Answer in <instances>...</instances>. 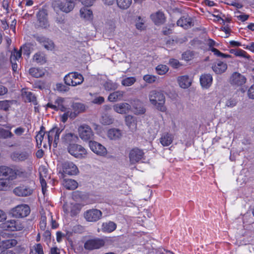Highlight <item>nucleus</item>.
<instances>
[{"label": "nucleus", "mask_w": 254, "mask_h": 254, "mask_svg": "<svg viewBox=\"0 0 254 254\" xmlns=\"http://www.w3.org/2000/svg\"><path fill=\"white\" fill-rule=\"evenodd\" d=\"M148 98L150 103L156 109L161 112L166 111L165 97L163 93L156 90H152L149 93Z\"/></svg>", "instance_id": "obj_1"}, {"label": "nucleus", "mask_w": 254, "mask_h": 254, "mask_svg": "<svg viewBox=\"0 0 254 254\" xmlns=\"http://www.w3.org/2000/svg\"><path fill=\"white\" fill-rule=\"evenodd\" d=\"M26 55L29 57L31 52L30 50V46L28 45H24L21 47L19 51L14 49L11 54L10 61L11 64L12 70L13 71H16L18 68V63L21 58V54Z\"/></svg>", "instance_id": "obj_2"}, {"label": "nucleus", "mask_w": 254, "mask_h": 254, "mask_svg": "<svg viewBox=\"0 0 254 254\" xmlns=\"http://www.w3.org/2000/svg\"><path fill=\"white\" fill-rule=\"evenodd\" d=\"M25 174V172L21 168L12 169L4 166H0V177H7L8 180L24 177Z\"/></svg>", "instance_id": "obj_3"}, {"label": "nucleus", "mask_w": 254, "mask_h": 254, "mask_svg": "<svg viewBox=\"0 0 254 254\" xmlns=\"http://www.w3.org/2000/svg\"><path fill=\"white\" fill-rule=\"evenodd\" d=\"M60 177L64 178L66 175L72 176L77 175L79 170L75 164L72 162L66 161L59 166L58 167Z\"/></svg>", "instance_id": "obj_4"}, {"label": "nucleus", "mask_w": 254, "mask_h": 254, "mask_svg": "<svg viewBox=\"0 0 254 254\" xmlns=\"http://www.w3.org/2000/svg\"><path fill=\"white\" fill-rule=\"evenodd\" d=\"M69 103L70 102L68 99L58 97L54 103L49 102L46 105V108H50L56 111L60 110L62 112H65L68 109Z\"/></svg>", "instance_id": "obj_5"}, {"label": "nucleus", "mask_w": 254, "mask_h": 254, "mask_svg": "<svg viewBox=\"0 0 254 254\" xmlns=\"http://www.w3.org/2000/svg\"><path fill=\"white\" fill-rule=\"evenodd\" d=\"M31 145H27V148L22 151H14L10 154L11 159L15 162H22L28 160L31 156Z\"/></svg>", "instance_id": "obj_6"}, {"label": "nucleus", "mask_w": 254, "mask_h": 254, "mask_svg": "<svg viewBox=\"0 0 254 254\" xmlns=\"http://www.w3.org/2000/svg\"><path fill=\"white\" fill-rule=\"evenodd\" d=\"M67 149L68 153L75 158L83 159L87 156V150L83 146L76 143L67 146Z\"/></svg>", "instance_id": "obj_7"}, {"label": "nucleus", "mask_w": 254, "mask_h": 254, "mask_svg": "<svg viewBox=\"0 0 254 254\" xmlns=\"http://www.w3.org/2000/svg\"><path fill=\"white\" fill-rule=\"evenodd\" d=\"M65 83L69 86H75L81 84L84 78L82 75L77 72H73L66 74L64 78Z\"/></svg>", "instance_id": "obj_8"}, {"label": "nucleus", "mask_w": 254, "mask_h": 254, "mask_svg": "<svg viewBox=\"0 0 254 254\" xmlns=\"http://www.w3.org/2000/svg\"><path fill=\"white\" fill-rule=\"evenodd\" d=\"M63 129V127H55L47 133V142L50 148H51L53 141H54V147H57L58 142L60 138V135Z\"/></svg>", "instance_id": "obj_9"}, {"label": "nucleus", "mask_w": 254, "mask_h": 254, "mask_svg": "<svg viewBox=\"0 0 254 254\" xmlns=\"http://www.w3.org/2000/svg\"><path fill=\"white\" fill-rule=\"evenodd\" d=\"M0 227L7 231H21L24 228V224L19 220H10L2 223L0 225Z\"/></svg>", "instance_id": "obj_10"}, {"label": "nucleus", "mask_w": 254, "mask_h": 254, "mask_svg": "<svg viewBox=\"0 0 254 254\" xmlns=\"http://www.w3.org/2000/svg\"><path fill=\"white\" fill-rule=\"evenodd\" d=\"M30 212L29 206L25 204L18 205L13 208L11 213L13 217L16 218H24L27 216Z\"/></svg>", "instance_id": "obj_11"}, {"label": "nucleus", "mask_w": 254, "mask_h": 254, "mask_svg": "<svg viewBox=\"0 0 254 254\" xmlns=\"http://www.w3.org/2000/svg\"><path fill=\"white\" fill-rule=\"evenodd\" d=\"M78 133L80 138L83 141H87L91 139L93 132L91 127L86 124L81 125L78 128Z\"/></svg>", "instance_id": "obj_12"}, {"label": "nucleus", "mask_w": 254, "mask_h": 254, "mask_svg": "<svg viewBox=\"0 0 254 254\" xmlns=\"http://www.w3.org/2000/svg\"><path fill=\"white\" fill-rule=\"evenodd\" d=\"M82 205L78 203H65L64 205L63 209L65 213L71 216L77 215L81 211Z\"/></svg>", "instance_id": "obj_13"}, {"label": "nucleus", "mask_w": 254, "mask_h": 254, "mask_svg": "<svg viewBox=\"0 0 254 254\" xmlns=\"http://www.w3.org/2000/svg\"><path fill=\"white\" fill-rule=\"evenodd\" d=\"M89 146L90 149L96 154L100 156H105L107 154L106 148L95 141H90Z\"/></svg>", "instance_id": "obj_14"}, {"label": "nucleus", "mask_w": 254, "mask_h": 254, "mask_svg": "<svg viewBox=\"0 0 254 254\" xmlns=\"http://www.w3.org/2000/svg\"><path fill=\"white\" fill-rule=\"evenodd\" d=\"M102 214L100 210L92 209L85 211L84 213V217L88 222H95L101 218Z\"/></svg>", "instance_id": "obj_15"}, {"label": "nucleus", "mask_w": 254, "mask_h": 254, "mask_svg": "<svg viewBox=\"0 0 254 254\" xmlns=\"http://www.w3.org/2000/svg\"><path fill=\"white\" fill-rule=\"evenodd\" d=\"M144 152L137 148H133L129 153V161L131 164H135L140 161L143 157Z\"/></svg>", "instance_id": "obj_16"}, {"label": "nucleus", "mask_w": 254, "mask_h": 254, "mask_svg": "<svg viewBox=\"0 0 254 254\" xmlns=\"http://www.w3.org/2000/svg\"><path fill=\"white\" fill-rule=\"evenodd\" d=\"M13 192L18 196H27L32 194L33 189L26 185H21L14 189Z\"/></svg>", "instance_id": "obj_17"}, {"label": "nucleus", "mask_w": 254, "mask_h": 254, "mask_svg": "<svg viewBox=\"0 0 254 254\" xmlns=\"http://www.w3.org/2000/svg\"><path fill=\"white\" fill-rule=\"evenodd\" d=\"M114 111L120 114H127L131 109V106L128 103L122 102L117 103L113 106Z\"/></svg>", "instance_id": "obj_18"}, {"label": "nucleus", "mask_w": 254, "mask_h": 254, "mask_svg": "<svg viewBox=\"0 0 254 254\" xmlns=\"http://www.w3.org/2000/svg\"><path fill=\"white\" fill-rule=\"evenodd\" d=\"M37 26L42 28H47L49 26L47 18V14L44 10H40L37 15Z\"/></svg>", "instance_id": "obj_19"}, {"label": "nucleus", "mask_w": 254, "mask_h": 254, "mask_svg": "<svg viewBox=\"0 0 254 254\" xmlns=\"http://www.w3.org/2000/svg\"><path fill=\"white\" fill-rule=\"evenodd\" d=\"M123 133L121 129L113 127L109 128L107 131V136L110 140H118L122 137Z\"/></svg>", "instance_id": "obj_20"}, {"label": "nucleus", "mask_w": 254, "mask_h": 254, "mask_svg": "<svg viewBox=\"0 0 254 254\" xmlns=\"http://www.w3.org/2000/svg\"><path fill=\"white\" fill-rule=\"evenodd\" d=\"M104 243L100 239H91L86 242L84 244V248L87 250H93L99 249L103 246Z\"/></svg>", "instance_id": "obj_21"}, {"label": "nucleus", "mask_w": 254, "mask_h": 254, "mask_svg": "<svg viewBox=\"0 0 254 254\" xmlns=\"http://www.w3.org/2000/svg\"><path fill=\"white\" fill-rule=\"evenodd\" d=\"M36 140L39 148H41L42 145L45 148L49 146L47 142V135L45 136V131L42 127L36 136Z\"/></svg>", "instance_id": "obj_22"}, {"label": "nucleus", "mask_w": 254, "mask_h": 254, "mask_svg": "<svg viewBox=\"0 0 254 254\" xmlns=\"http://www.w3.org/2000/svg\"><path fill=\"white\" fill-rule=\"evenodd\" d=\"M230 81L231 84L233 85L241 86L245 83L246 78L241 74L238 72H234L231 75Z\"/></svg>", "instance_id": "obj_23"}, {"label": "nucleus", "mask_w": 254, "mask_h": 254, "mask_svg": "<svg viewBox=\"0 0 254 254\" xmlns=\"http://www.w3.org/2000/svg\"><path fill=\"white\" fill-rule=\"evenodd\" d=\"M39 172L40 175V181L42 189V191L43 194H45L47 187V184L45 178H46L47 177L48 170L45 166H41L39 167Z\"/></svg>", "instance_id": "obj_24"}, {"label": "nucleus", "mask_w": 254, "mask_h": 254, "mask_svg": "<svg viewBox=\"0 0 254 254\" xmlns=\"http://www.w3.org/2000/svg\"><path fill=\"white\" fill-rule=\"evenodd\" d=\"M132 106V112L135 115H142L144 114L146 111V109L143 107L142 102L138 99L133 101Z\"/></svg>", "instance_id": "obj_25"}, {"label": "nucleus", "mask_w": 254, "mask_h": 254, "mask_svg": "<svg viewBox=\"0 0 254 254\" xmlns=\"http://www.w3.org/2000/svg\"><path fill=\"white\" fill-rule=\"evenodd\" d=\"M36 40L41 43L45 49L52 51L55 48V45L53 42L48 38L43 36H37Z\"/></svg>", "instance_id": "obj_26"}, {"label": "nucleus", "mask_w": 254, "mask_h": 254, "mask_svg": "<svg viewBox=\"0 0 254 254\" xmlns=\"http://www.w3.org/2000/svg\"><path fill=\"white\" fill-rule=\"evenodd\" d=\"M177 81L181 88L187 89L191 85L192 79L188 75H182L178 77Z\"/></svg>", "instance_id": "obj_27"}, {"label": "nucleus", "mask_w": 254, "mask_h": 254, "mask_svg": "<svg viewBox=\"0 0 254 254\" xmlns=\"http://www.w3.org/2000/svg\"><path fill=\"white\" fill-rule=\"evenodd\" d=\"M63 141L67 145L75 144L78 140L77 136L73 133H65L62 137Z\"/></svg>", "instance_id": "obj_28"}, {"label": "nucleus", "mask_w": 254, "mask_h": 254, "mask_svg": "<svg viewBox=\"0 0 254 254\" xmlns=\"http://www.w3.org/2000/svg\"><path fill=\"white\" fill-rule=\"evenodd\" d=\"M199 80L201 86L207 89L211 85L213 77L210 74H204L200 76Z\"/></svg>", "instance_id": "obj_29"}, {"label": "nucleus", "mask_w": 254, "mask_h": 254, "mask_svg": "<svg viewBox=\"0 0 254 254\" xmlns=\"http://www.w3.org/2000/svg\"><path fill=\"white\" fill-rule=\"evenodd\" d=\"M212 68L215 73L221 74L226 70L227 65L224 62L218 61L212 65Z\"/></svg>", "instance_id": "obj_30"}, {"label": "nucleus", "mask_w": 254, "mask_h": 254, "mask_svg": "<svg viewBox=\"0 0 254 254\" xmlns=\"http://www.w3.org/2000/svg\"><path fill=\"white\" fill-rule=\"evenodd\" d=\"M192 20L188 15L183 16L177 21V25L184 29H188L192 26Z\"/></svg>", "instance_id": "obj_31"}, {"label": "nucleus", "mask_w": 254, "mask_h": 254, "mask_svg": "<svg viewBox=\"0 0 254 254\" xmlns=\"http://www.w3.org/2000/svg\"><path fill=\"white\" fill-rule=\"evenodd\" d=\"M72 109L73 110V113H70L71 118L75 117L77 114L83 112L85 110V106L80 103H73L72 105Z\"/></svg>", "instance_id": "obj_32"}, {"label": "nucleus", "mask_w": 254, "mask_h": 254, "mask_svg": "<svg viewBox=\"0 0 254 254\" xmlns=\"http://www.w3.org/2000/svg\"><path fill=\"white\" fill-rule=\"evenodd\" d=\"M63 180V185L65 187L66 189L68 190H74L76 189L78 187V183L74 180H72L71 179H65L64 177L62 178Z\"/></svg>", "instance_id": "obj_33"}, {"label": "nucleus", "mask_w": 254, "mask_h": 254, "mask_svg": "<svg viewBox=\"0 0 254 254\" xmlns=\"http://www.w3.org/2000/svg\"><path fill=\"white\" fill-rule=\"evenodd\" d=\"M126 125L131 130H134L136 128V118L132 115H127L125 118Z\"/></svg>", "instance_id": "obj_34"}, {"label": "nucleus", "mask_w": 254, "mask_h": 254, "mask_svg": "<svg viewBox=\"0 0 254 254\" xmlns=\"http://www.w3.org/2000/svg\"><path fill=\"white\" fill-rule=\"evenodd\" d=\"M173 140V136L171 134L164 133L160 139L161 144L164 146H167L170 145Z\"/></svg>", "instance_id": "obj_35"}, {"label": "nucleus", "mask_w": 254, "mask_h": 254, "mask_svg": "<svg viewBox=\"0 0 254 254\" xmlns=\"http://www.w3.org/2000/svg\"><path fill=\"white\" fill-rule=\"evenodd\" d=\"M116 227V224L112 221L103 223L102 225V230L106 233H111L114 231Z\"/></svg>", "instance_id": "obj_36"}, {"label": "nucleus", "mask_w": 254, "mask_h": 254, "mask_svg": "<svg viewBox=\"0 0 254 254\" xmlns=\"http://www.w3.org/2000/svg\"><path fill=\"white\" fill-rule=\"evenodd\" d=\"M29 72L32 76L39 78L44 75L45 69L43 68L32 67L29 69Z\"/></svg>", "instance_id": "obj_37"}, {"label": "nucleus", "mask_w": 254, "mask_h": 254, "mask_svg": "<svg viewBox=\"0 0 254 254\" xmlns=\"http://www.w3.org/2000/svg\"><path fill=\"white\" fill-rule=\"evenodd\" d=\"M124 95V92L122 91H117L111 93L108 98L110 102H116L121 100Z\"/></svg>", "instance_id": "obj_38"}, {"label": "nucleus", "mask_w": 254, "mask_h": 254, "mask_svg": "<svg viewBox=\"0 0 254 254\" xmlns=\"http://www.w3.org/2000/svg\"><path fill=\"white\" fill-rule=\"evenodd\" d=\"M151 18L156 24H159L164 21L165 17L163 12L158 11L151 15Z\"/></svg>", "instance_id": "obj_39"}, {"label": "nucleus", "mask_w": 254, "mask_h": 254, "mask_svg": "<svg viewBox=\"0 0 254 254\" xmlns=\"http://www.w3.org/2000/svg\"><path fill=\"white\" fill-rule=\"evenodd\" d=\"M33 60L34 62L41 64H43L46 62L45 55L41 52L36 53L33 56Z\"/></svg>", "instance_id": "obj_40"}, {"label": "nucleus", "mask_w": 254, "mask_h": 254, "mask_svg": "<svg viewBox=\"0 0 254 254\" xmlns=\"http://www.w3.org/2000/svg\"><path fill=\"white\" fill-rule=\"evenodd\" d=\"M22 95L26 102H34L36 101L35 96L30 91H22Z\"/></svg>", "instance_id": "obj_41"}, {"label": "nucleus", "mask_w": 254, "mask_h": 254, "mask_svg": "<svg viewBox=\"0 0 254 254\" xmlns=\"http://www.w3.org/2000/svg\"><path fill=\"white\" fill-rule=\"evenodd\" d=\"M80 13L81 16L87 19H90L92 16V11L87 7H84L80 9Z\"/></svg>", "instance_id": "obj_42"}, {"label": "nucleus", "mask_w": 254, "mask_h": 254, "mask_svg": "<svg viewBox=\"0 0 254 254\" xmlns=\"http://www.w3.org/2000/svg\"><path fill=\"white\" fill-rule=\"evenodd\" d=\"M17 243V241L15 239L6 240L1 242V247L5 249H9L16 246Z\"/></svg>", "instance_id": "obj_43"}, {"label": "nucleus", "mask_w": 254, "mask_h": 254, "mask_svg": "<svg viewBox=\"0 0 254 254\" xmlns=\"http://www.w3.org/2000/svg\"><path fill=\"white\" fill-rule=\"evenodd\" d=\"M100 123L104 125H110L113 123L114 119L107 114L103 115L100 120Z\"/></svg>", "instance_id": "obj_44"}, {"label": "nucleus", "mask_w": 254, "mask_h": 254, "mask_svg": "<svg viewBox=\"0 0 254 254\" xmlns=\"http://www.w3.org/2000/svg\"><path fill=\"white\" fill-rule=\"evenodd\" d=\"M155 70L158 74L162 75L168 71L169 67L165 64H159L155 67Z\"/></svg>", "instance_id": "obj_45"}, {"label": "nucleus", "mask_w": 254, "mask_h": 254, "mask_svg": "<svg viewBox=\"0 0 254 254\" xmlns=\"http://www.w3.org/2000/svg\"><path fill=\"white\" fill-rule=\"evenodd\" d=\"M118 6L122 9H127L132 3V0H117Z\"/></svg>", "instance_id": "obj_46"}, {"label": "nucleus", "mask_w": 254, "mask_h": 254, "mask_svg": "<svg viewBox=\"0 0 254 254\" xmlns=\"http://www.w3.org/2000/svg\"><path fill=\"white\" fill-rule=\"evenodd\" d=\"M104 86L107 91L114 90L118 88L117 84L110 80L107 81L104 84Z\"/></svg>", "instance_id": "obj_47"}, {"label": "nucleus", "mask_w": 254, "mask_h": 254, "mask_svg": "<svg viewBox=\"0 0 254 254\" xmlns=\"http://www.w3.org/2000/svg\"><path fill=\"white\" fill-rule=\"evenodd\" d=\"M136 81V79L134 77H126L122 81V84L125 86H129L134 84Z\"/></svg>", "instance_id": "obj_48"}, {"label": "nucleus", "mask_w": 254, "mask_h": 254, "mask_svg": "<svg viewBox=\"0 0 254 254\" xmlns=\"http://www.w3.org/2000/svg\"><path fill=\"white\" fill-rule=\"evenodd\" d=\"M13 136L12 133L9 130L0 128V137L4 139L11 138Z\"/></svg>", "instance_id": "obj_49"}, {"label": "nucleus", "mask_w": 254, "mask_h": 254, "mask_svg": "<svg viewBox=\"0 0 254 254\" xmlns=\"http://www.w3.org/2000/svg\"><path fill=\"white\" fill-rule=\"evenodd\" d=\"M30 254H44L42 246L40 244H37L33 247L31 250Z\"/></svg>", "instance_id": "obj_50"}, {"label": "nucleus", "mask_w": 254, "mask_h": 254, "mask_svg": "<svg viewBox=\"0 0 254 254\" xmlns=\"http://www.w3.org/2000/svg\"><path fill=\"white\" fill-rule=\"evenodd\" d=\"M143 79L147 83L151 84L155 82L157 76L152 74H146L143 76Z\"/></svg>", "instance_id": "obj_51"}, {"label": "nucleus", "mask_w": 254, "mask_h": 254, "mask_svg": "<svg viewBox=\"0 0 254 254\" xmlns=\"http://www.w3.org/2000/svg\"><path fill=\"white\" fill-rule=\"evenodd\" d=\"M10 188L8 181L6 180H0V190L6 191Z\"/></svg>", "instance_id": "obj_52"}, {"label": "nucleus", "mask_w": 254, "mask_h": 254, "mask_svg": "<svg viewBox=\"0 0 254 254\" xmlns=\"http://www.w3.org/2000/svg\"><path fill=\"white\" fill-rule=\"evenodd\" d=\"M183 59L186 61L191 60L194 57V53L192 51H187L182 55Z\"/></svg>", "instance_id": "obj_53"}, {"label": "nucleus", "mask_w": 254, "mask_h": 254, "mask_svg": "<svg viewBox=\"0 0 254 254\" xmlns=\"http://www.w3.org/2000/svg\"><path fill=\"white\" fill-rule=\"evenodd\" d=\"M105 101L104 97L102 96H93L92 99V103L95 104H101Z\"/></svg>", "instance_id": "obj_54"}, {"label": "nucleus", "mask_w": 254, "mask_h": 254, "mask_svg": "<svg viewBox=\"0 0 254 254\" xmlns=\"http://www.w3.org/2000/svg\"><path fill=\"white\" fill-rule=\"evenodd\" d=\"M10 106V102L7 100L0 101V109L4 111H7Z\"/></svg>", "instance_id": "obj_55"}, {"label": "nucleus", "mask_w": 254, "mask_h": 254, "mask_svg": "<svg viewBox=\"0 0 254 254\" xmlns=\"http://www.w3.org/2000/svg\"><path fill=\"white\" fill-rule=\"evenodd\" d=\"M25 129L21 127H17L13 130L14 133L17 136H21L25 132Z\"/></svg>", "instance_id": "obj_56"}, {"label": "nucleus", "mask_w": 254, "mask_h": 254, "mask_svg": "<svg viewBox=\"0 0 254 254\" xmlns=\"http://www.w3.org/2000/svg\"><path fill=\"white\" fill-rule=\"evenodd\" d=\"M46 216L42 215L40 222V227L41 229L44 230L46 227Z\"/></svg>", "instance_id": "obj_57"}, {"label": "nucleus", "mask_w": 254, "mask_h": 254, "mask_svg": "<svg viewBox=\"0 0 254 254\" xmlns=\"http://www.w3.org/2000/svg\"><path fill=\"white\" fill-rule=\"evenodd\" d=\"M235 55L239 57H244L246 59H249V56L247 54L246 52L243 50H238L235 53Z\"/></svg>", "instance_id": "obj_58"}, {"label": "nucleus", "mask_w": 254, "mask_h": 254, "mask_svg": "<svg viewBox=\"0 0 254 254\" xmlns=\"http://www.w3.org/2000/svg\"><path fill=\"white\" fill-rule=\"evenodd\" d=\"M84 231V227L79 225H76L73 226L72 230V232L75 233H81Z\"/></svg>", "instance_id": "obj_59"}, {"label": "nucleus", "mask_w": 254, "mask_h": 254, "mask_svg": "<svg viewBox=\"0 0 254 254\" xmlns=\"http://www.w3.org/2000/svg\"><path fill=\"white\" fill-rule=\"evenodd\" d=\"M210 50L214 53V55H215L218 57H222L223 58H227L230 56L229 55H225V54L221 53L217 49L214 48H211V49H210Z\"/></svg>", "instance_id": "obj_60"}, {"label": "nucleus", "mask_w": 254, "mask_h": 254, "mask_svg": "<svg viewBox=\"0 0 254 254\" xmlns=\"http://www.w3.org/2000/svg\"><path fill=\"white\" fill-rule=\"evenodd\" d=\"M237 101L235 99L230 98L226 102V106L228 107L232 108L236 106Z\"/></svg>", "instance_id": "obj_61"}, {"label": "nucleus", "mask_w": 254, "mask_h": 254, "mask_svg": "<svg viewBox=\"0 0 254 254\" xmlns=\"http://www.w3.org/2000/svg\"><path fill=\"white\" fill-rule=\"evenodd\" d=\"M65 113L61 116V120L63 123H65L68 119V118L70 116V113L69 111H66Z\"/></svg>", "instance_id": "obj_62"}, {"label": "nucleus", "mask_w": 254, "mask_h": 254, "mask_svg": "<svg viewBox=\"0 0 254 254\" xmlns=\"http://www.w3.org/2000/svg\"><path fill=\"white\" fill-rule=\"evenodd\" d=\"M169 64L174 68H177L180 65L179 62L177 60L174 59H171L169 61Z\"/></svg>", "instance_id": "obj_63"}, {"label": "nucleus", "mask_w": 254, "mask_h": 254, "mask_svg": "<svg viewBox=\"0 0 254 254\" xmlns=\"http://www.w3.org/2000/svg\"><path fill=\"white\" fill-rule=\"evenodd\" d=\"M248 95L250 98L254 99V84L253 85L248 91Z\"/></svg>", "instance_id": "obj_64"}]
</instances>
